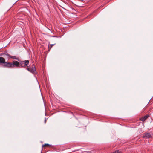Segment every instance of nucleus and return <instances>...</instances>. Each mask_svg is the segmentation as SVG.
<instances>
[{"instance_id":"obj_11","label":"nucleus","mask_w":153,"mask_h":153,"mask_svg":"<svg viewBox=\"0 0 153 153\" xmlns=\"http://www.w3.org/2000/svg\"><path fill=\"white\" fill-rule=\"evenodd\" d=\"M46 119L45 120V123H46Z\"/></svg>"},{"instance_id":"obj_10","label":"nucleus","mask_w":153,"mask_h":153,"mask_svg":"<svg viewBox=\"0 0 153 153\" xmlns=\"http://www.w3.org/2000/svg\"><path fill=\"white\" fill-rule=\"evenodd\" d=\"M54 45H55V44H51L50 45V46H51L50 48H51L53 47V46Z\"/></svg>"},{"instance_id":"obj_7","label":"nucleus","mask_w":153,"mask_h":153,"mask_svg":"<svg viewBox=\"0 0 153 153\" xmlns=\"http://www.w3.org/2000/svg\"><path fill=\"white\" fill-rule=\"evenodd\" d=\"M113 153H122L121 151L117 150V151H115L114 152H113Z\"/></svg>"},{"instance_id":"obj_4","label":"nucleus","mask_w":153,"mask_h":153,"mask_svg":"<svg viewBox=\"0 0 153 153\" xmlns=\"http://www.w3.org/2000/svg\"><path fill=\"white\" fill-rule=\"evenodd\" d=\"M149 117V115L148 114L145 116L144 117H143L140 119V120L142 121H144L145 120L147 119Z\"/></svg>"},{"instance_id":"obj_8","label":"nucleus","mask_w":153,"mask_h":153,"mask_svg":"<svg viewBox=\"0 0 153 153\" xmlns=\"http://www.w3.org/2000/svg\"><path fill=\"white\" fill-rule=\"evenodd\" d=\"M27 70L29 71L30 72V70H31V68H26V69Z\"/></svg>"},{"instance_id":"obj_5","label":"nucleus","mask_w":153,"mask_h":153,"mask_svg":"<svg viewBox=\"0 0 153 153\" xmlns=\"http://www.w3.org/2000/svg\"><path fill=\"white\" fill-rule=\"evenodd\" d=\"M30 71V72L33 74L35 73L36 72V69L35 66H34L32 68H31V70Z\"/></svg>"},{"instance_id":"obj_6","label":"nucleus","mask_w":153,"mask_h":153,"mask_svg":"<svg viewBox=\"0 0 153 153\" xmlns=\"http://www.w3.org/2000/svg\"><path fill=\"white\" fill-rule=\"evenodd\" d=\"M50 145L48 144L45 143L44 145H42V147L45 146H50Z\"/></svg>"},{"instance_id":"obj_3","label":"nucleus","mask_w":153,"mask_h":153,"mask_svg":"<svg viewBox=\"0 0 153 153\" xmlns=\"http://www.w3.org/2000/svg\"><path fill=\"white\" fill-rule=\"evenodd\" d=\"M152 136L150 133H145L143 134V138H151Z\"/></svg>"},{"instance_id":"obj_2","label":"nucleus","mask_w":153,"mask_h":153,"mask_svg":"<svg viewBox=\"0 0 153 153\" xmlns=\"http://www.w3.org/2000/svg\"><path fill=\"white\" fill-rule=\"evenodd\" d=\"M6 55L7 56V58H12L13 59H16V60H17L18 61H19V58H16L15 56H11L7 52H6L4 53H3L1 54L0 56H2L3 57H5V56Z\"/></svg>"},{"instance_id":"obj_1","label":"nucleus","mask_w":153,"mask_h":153,"mask_svg":"<svg viewBox=\"0 0 153 153\" xmlns=\"http://www.w3.org/2000/svg\"><path fill=\"white\" fill-rule=\"evenodd\" d=\"M5 61L4 58L0 57V64H2L3 67L7 68H25L26 67H28L29 63V61L28 60L21 61L19 59V62L13 61V62H5Z\"/></svg>"},{"instance_id":"obj_9","label":"nucleus","mask_w":153,"mask_h":153,"mask_svg":"<svg viewBox=\"0 0 153 153\" xmlns=\"http://www.w3.org/2000/svg\"><path fill=\"white\" fill-rule=\"evenodd\" d=\"M84 153H92V151H85Z\"/></svg>"}]
</instances>
